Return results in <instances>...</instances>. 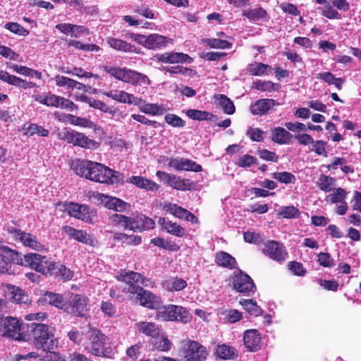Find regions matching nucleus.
Listing matches in <instances>:
<instances>
[{
  "label": "nucleus",
  "instance_id": "obj_1",
  "mask_svg": "<svg viewBox=\"0 0 361 361\" xmlns=\"http://www.w3.org/2000/svg\"><path fill=\"white\" fill-rule=\"evenodd\" d=\"M54 332L55 329L51 326L34 322L30 325V336L37 349L51 352L57 347L59 343Z\"/></svg>",
  "mask_w": 361,
  "mask_h": 361
},
{
  "label": "nucleus",
  "instance_id": "obj_2",
  "mask_svg": "<svg viewBox=\"0 0 361 361\" xmlns=\"http://www.w3.org/2000/svg\"><path fill=\"white\" fill-rule=\"evenodd\" d=\"M89 343L86 348L93 355L97 356L110 357L116 350L109 338L94 328H90L87 333Z\"/></svg>",
  "mask_w": 361,
  "mask_h": 361
},
{
  "label": "nucleus",
  "instance_id": "obj_3",
  "mask_svg": "<svg viewBox=\"0 0 361 361\" xmlns=\"http://www.w3.org/2000/svg\"><path fill=\"white\" fill-rule=\"evenodd\" d=\"M104 70L114 78L133 85L147 86L150 83L147 75L131 69L106 66Z\"/></svg>",
  "mask_w": 361,
  "mask_h": 361
},
{
  "label": "nucleus",
  "instance_id": "obj_4",
  "mask_svg": "<svg viewBox=\"0 0 361 361\" xmlns=\"http://www.w3.org/2000/svg\"><path fill=\"white\" fill-rule=\"evenodd\" d=\"M89 170L87 179L92 181L107 184L123 182V176L119 172L98 162L92 161Z\"/></svg>",
  "mask_w": 361,
  "mask_h": 361
},
{
  "label": "nucleus",
  "instance_id": "obj_5",
  "mask_svg": "<svg viewBox=\"0 0 361 361\" xmlns=\"http://www.w3.org/2000/svg\"><path fill=\"white\" fill-rule=\"evenodd\" d=\"M158 320L166 322H179L188 323L192 319V315L184 307L176 305H168L158 309L156 316Z\"/></svg>",
  "mask_w": 361,
  "mask_h": 361
},
{
  "label": "nucleus",
  "instance_id": "obj_6",
  "mask_svg": "<svg viewBox=\"0 0 361 361\" xmlns=\"http://www.w3.org/2000/svg\"><path fill=\"white\" fill-rule=\"evenodd\" d=\"M18 263L22 266L28 267L42 274L51 273L55 268V264L37 253H27L18 259Z\"/></svg>",
  "mask_w": 361,
  "mask_h": 361
},
{
  "label": "nucleus",
  "instance_id": "obj_7",
  "mask_svg": "<svg viewBox=\"0 0 361 361\" xmlns=\"http://www.w3.org/2000/svg\"><path fill=\"white\" fill-rule=\"evenodd\" d=\"M129 37L138 44L148 49H162L169 44H173V39L156 33L148 35L130 33Z\"/></svg>",
  "mask_w": 361,
  "mask_h": 361
},
{
  "label": "nucleus",
  "instance_id": "obj_8",
  "mask_svg": "<svg viewBox=\"0 0 361 361\" xmlns=\"http://www.w3.org/2000/svg\"><path fill=\"white\" fill-rule=\"evenodd\" d=\"M6 230L13 240L20 243L23 246L35 251L43 250L44 245L38 240L36 235L13 226H7Z\"/></svg>",
  "mask_w": 361,
  "mask_h": 361
},
{
  "label": "nucleus",
  "instance_id": "obj_9",
  "mask_svg": "<svg viewBox=\"0 0 361 361\" xmlns=\"http://www.w3.org/2000/svg\"><path fill=\"white\" fill-rule=\"evenodd\" d=\"M23 322L16 317L0 318V334L17 341H25L26 335L22 333Z\"/></svg>",
  "mask_w": 361,
  "mask_h": 361
},
{
  "label": "nucleus",
  "instance_id": "obj_10",
  "mask_svg": "<svg viewBox=\"0 0 361 361\" xmlns=\"http://www.w3.org/2000/svg\"><path fill=\"white\" fill-rule=\"evenodd\" d=\"M229 283L240 293L250 295L256 291V286L250 276L240 270L235 271L229 278Z\"/></svg>",
  "mask_w": 361,
  "mask_h": 361
},
{
  "label": "nucleus",
  "instance_id": "obj_11",
  "mask_svg": "<svg viewBox=\"0 0 361 361\" xmlns=\"http://www.w3.org/2000/svg\"><path fill=\"white\" fill-rule=\"evenodd\" d=\"M132 296L134 297L140 305L149 308L159 309L161 305V300L159 297L154 295L151 292L143 289L142 287H131Z\"/></svg>",
  "mask_w": 361,
  "mask_h": 361
},
{
  "label": "nucleus",
  "instance_id": "obj_12",
  "mask_svg": "<svg viewBox=\"0 0 361 361\" xmlns=\"http://www.w3.org/2000/svg\"><path fill=\"white\" fill-rule=\"evenodd\" d=\"M92 197L97 204L118 212H123L130 207V204L123 200L103 193L94 192Z\"/></svg>",
  "mask_w": 361,
  "mask_h": 361
},
{
  "label": "nucleus",
  "instance_id": "obj_13",
  "mask_svg": "<svg viewBox=\"0 0 361 361\" xmlns=\"http://www.w3.org/2000/svg\"><path fill=\"white\" fill-rule=\"evenodd\" d=\"M183 353L186 361H203L207 356L205 347L195 341H186Z\"/></svg>",
  "mask_w": 361,
  "mask_h": 361
},
{
  "label": "nucleus",
  "instance_id": "obj_14",
  "mask_svg": "<svg viewBox=\"0 0 361 361\" xmlns=\"http://www.w3.org/2000/svg\"><path fill=\"white\" fill-rule=\"evenodd\" d=\"M62 138L68 143L79 146L83 148L95 149L98 147V143L90 139L82 133L73 130H66L63 132Z\"/></svg>",
  "mask_w": 361,
  "mask_h": 361
},
{
  "label": "nucleus",
  "instance_id": "obj_15",
  "mask_svg": "<svg viewBox=\"0 0 361 361\" xmlns=\"http://www.w3.org/2000/svg\"><path fill=\"white\" fill-rule=\"evenodd\" d=\"M90 300L87 297L81 294H73L71 298L69 310L67 312L76 317H85L90 310Z\"/></svg>",
  "mask_w": 361,
  "mask_h": 361
},
{
  "label": "nucleus",
  "instance_id": "obj_16",
  "mask_svg": "<svg viewBox=\"0 0 361 361\" xmlns=\"http://www.w3.org/2000/svg\"><path fill=\"white\" fill-rule=\"evenodd\" d=\"M262 252L273 260L279 262L286 259L288 253L282 243L275 240H269L264 244Z\"/></svg>",
  "mask_w": 361,
  "mask_h": 361
},
{
  "label": "nucleus",
  "instance_id": "obj_17",
  "mask_svg": "<svg viewBox=\"0 0 361 361\" xmlns=\"http://www.w3.org/2000/svg\"><path fill=\"white\" fill-rule=\"evenodd\" d=\"M163 210L178 219H184L194 224L199 223L198 219L193 214L176 204L166 202L163 205Z\"/></svg>",
  "mask_w": 361,
  "mask_h": 361
},
{
  "label": "nucleus",
  "instance_id": "obj_18",
  "mask_svg": "<svg viewBox=\"0 0 361 361\" xmlns=\"http://www.w3.org/2000/svg\"><path fill=\"white\" fill-rule=\"evenodd\" d=\"M37 303L39 305L48 303L66 312H68L70 307L61 294L52 292H46L43 294L37 300Z\"/></svg>",
  "mask_w": 361,
  "mask_h": 361
},
{
  "label": "nucleus",
  "instance_id": "obj_19",
  "mask_svg": "<svg viewBox=\"0 0 361 361\" xmlns=\"http://www.w3.org/2000/svg\"><path fill=\"white\" fill-rule=\"evenodd\" d=\"M66 211L72 216L85 222L92 221V214L89 207L85 204L70 202L65 206Z\"/></svg>",
  "mask_w": 361,
  "mask_h": 361
},
{
  "label": "nucleus",
  "instance_id": "obj_20",
  "mask_svg": "<svg viewBox=\"0 0 361 361\" xmlns=\"http://www.w3.org/2000/svg\"><path fill=\"white\" fill-rule=\"evenodd\" d=\"M103 94L123 104L140 105L142 102L141 98L135 97L133 94L123 90H111L108 92H104Z\"/></svg>",
  "mask_w": 361,
  "mask_h": 361
},
{
  "label": "nucleus",
  "instance_id": "obj_21",
  "mask_svg": "<svg viewBox=\"0 0 361 361\" xmlns=\"http://www.w3.org/2000/svg\"><path fill=\"white\" fill-rule=\"evenodd\" d=\"M169 166L178 171L200 172L202 170L201 165L187 158L176 157L170 159Z\"/></svg>",
  "mask_w": 361,
  "mask_h": 361
},
{
  "label": "nucleus",
  "instance_id": "obj_22",
  "mask_svg": "<svg viewBox=\"0 0 361 361\" xmlns=\"http://www.w3.org/2000/svg\"><path fill=\"white\" fill-rule=\"evenodd\" d=\"M261 334L257 329H248L243 334V343L250 352H256L261 347Z\"/></svg>",
  "mask_w": 361,
  "mask_h": 361
},
{
  "label": "nucleus",
  "instance_id": "obj_23",
  "mask_svg": "<svg viewBox=\"0 0 361 361\" xmlns=\"http://www.w3.org/2000/svg\"><path fill=\"white\" fill-rule=\"evenodd\" d=\"M154 59L165 63H183L187 61L191 62L192 59L186 54L180 52H166L164 54H157Z\"/></svg>",
  "mask_w": 361,
  "mask_h": 361
},
{
  "label": "nucleus",
  "instance_id": "obj_24",
  "mask_svg": "<svg viewBox=\"0 0 361 361\" xmlns=\"http://www.w3.org/2000/svg\"><path fill=\"white\" fill-rule=\"evenodd\" d=\"M278 105L279 103L274 99H261L251 104L250 110L253 115L262 116Z\"/></svg>",
  "mask_w": 361,
  "mask_h": 361
},
{
  "label": "nucleus",
  "instance_id": "obj_25",
  "mask_svg": "<svg viewBox=\"0 0 361 361\" xmlns=\"http://www.w3.org/2000/svg\"><path fill=\"white\" fill-rule=\"evenodd\" d=\"M0 80L9 85L23 89L35 87L36 86V84L32 82L27 81L14 75H11L2 70H0Z\"/></svg>",
  "mask_w": 361,
  "mask_h": 361
},
{
  "label": "nucleus",
  "instance_id": "obj_26",
  "mask_svg": "<svg viewBox=\"0 0 361 361\" xmlns=\"http://www.w3.org/2000/svg\"><path fill=\"white\" fill-rule=\"evenodd\" d=\"M120 279L126 283V286L123 288V291L130 295H132V291L130 290V288L141 287L140 285L144 284L142 276L140 274L134 271L121 274Z\"/></svg>",
  "mask_w": 361,
  "mask_h": 361
},
{
  "label": "nucleus",
  "instance_id": "obj_27",
  "mask_svg": "<svg viewBox=\"0 0 361 361\" xmlns=\"http://www.w3.org/2000/svg\"><path fill=\"white\" fill-rule=\"evenodd\" d=\"M62 231L70 238H72L78 242L90 245L94 244V239L92 237L87 234L85 231L78 230L69 226H63L62 228Z\"/></svg>",
  "mask_w": 361,
  "mask_h": 361
},
{
  "label": "nucleus",
  "instance_id": "obj_28",
  "mask_svg": "<svg viewBox=\"0 0 361 361\" xmlns=\"http://www.w3.org/2000/svg\"><path fill=\"white\" fill-rule=\"evenodd\" d=\"M6 298L16 303H27L30 300L24 290L17 286L8 285L5 290Z\"/></svg>",
  "mask_w": 361,
  "mask_h": 361
},
{
  "label": "nucleus",
  "instance_id": "obj_29",
  "mask_svg": "<svg viewBox=\"0 0 361 361\" xmlns=\"http://www.w3.org/2000/svg\"><path fill=\"white\" fill-rule=\"evenodd\" d=\"M127 182L147 191H157L159 188V185L154 181L140 176H133L128 179Z\"/></svg>",
  "mask_w": 361,
  "mask_h": 361
},
{
  "label": "nucleus",
  "instance_id": "obj_30",
  "mask_svg": "<svg viewBox=\"0 0 361 361\" xmlns=\"http://www.w3.org/2000/svg\"><path fill=\"white\" fill-rule=\"evenodd\" d=\"M158 224L161 228L167 233L176 235L177 237H183L185 234V230L179 224L164 218L160 217L158 220Z\"/></svg>",
  "mask_w": 361,
  "mask_h": 361
},
{
  "label": "nucleus",
  "instance_id": "obj_31",
  "mask_svg": "<svg viewBox=\"0 0 361 361\" xmlns=\"http://www.w3.org/2000/svg\"><path fill=\"white\" fill-rule=\"evenodd\" d=\"M139 106L140 110L149 115L152 116H161L166 113L169 109L167 108L163 104H152V103H146L142 100V103Z\"/></svg>",
  "mask_w": 361,
  "mask_h": 361
},
{
  "label": "nucleus",
  "instance_id": "obj_32",
  "mask_svg": "<svg viewBox=\"0 0 361 361\" xmlns=\"http://www.w3.org/2000/svg\"><path fill=\"white\" fill-rule=\"evenodd\" d=\"M56 28L66 35H71L72 37H80L85 32L83 26L73 25L70 23H59L56 25Z\"/></svg>",
  "mask_w": 361,
  "mask_h": 361
},
{
  "label": "nucleus",
  "instance_id": "obj_33",
  "mask_svg": "<svg viewBox=\"0 0 361 361\" xmlns=\"http://www.w3.org/2000/svg\"><path fill=\"white\" fill-rule=\"evenodd\" d=\"M162 288L169 292L180 291L187 286V282L177 276L170 277L161 283Z\"/></svg>",
  "mask_w": 361,
  "mask_h": 361
},
{
  "label": "nucleus",
  "instance_id": "obj_34",
  "mask_svg": "<svg viewBox=\"0 0 361 361\" xmlns=\"http://www.w3.org/2000/svg\"><path fill=\"white\" fill-rule=\"evenodd\" d=\"M136 329L139 332L152 338H157L159 336L160 328L153 322H140L135 324Z\"/></svg>",
  "mask_w": 361,
  "mask_h": 361
},
{
  "label": "nucleus",
  "instance_id": "obj_35",
  "mask_svg": "<svg viewBox=\"0 0 361 361\" xmlns=\"http://www.w3.org/2000/svg\"><path fill=\"white\" fill-rule=\"evenodd\" d=\"M293 135L282 127H276L271 133V140L279 145H288L290 143Z\"/></svg>",
  "mask_w": 361,
  "mask_h": 361
},
{
  "label": "nucleus",
  "instance_id": "obj_36",
  "mask_svg": "<svg viewBox=\"0 0 361 361\" xmlns=\"http://www.w3.org/2000/svg\"><path fill=\"white\" fill-rule=\"evenodd\" d=\"M106 43L112 49L123 52H134L136 49L135 46L130 43L123 39L114 37H108L106 39Z\"/></svg>",
  "mask_w": 361,
  "mask_h": 361
},
{
  "label": "nucleus",
  "instance_id": "obj_37",
  "mask_svg": "<svg viewBox=\"0 0 361 361\" xmlns=\"http://www.w3.org/2000/svg\"><path fill=\"white\" fill-rule=\"evenodd\" d=\"M8 249L1 248V250L6 252L8 256L0 254V274H10L9 270L11 269V264L9 263V258L14 259L15 257H18L19 253L15 250H11L8 247Z\"/></svg>",
  "mask_w": 361,
  "mask_h": 361
},
{
  "label": "nucleus",
  "instance_id": "obj_38",
  "mask_svg": "<svg viewBox=\"0 0 361 361\" xmlns=\"http://www.w3.org/2000/svg\"><path fill=\"white\" fill-rule=\"evenodd\" d=\"M92 162L88 160L76 159L72 162L71 169L78 176L87 178Z\"/></svg>",
  "mask_w": 361,
  "mask_h": 361
},
{
  "label": "nucleus",
  "instance_id": "obj_39",
  "mask_svg": "<svg viewBox=\"0 0 361 361\" xmlns=\"http://www.w3.org/2000/svg\"><path fill=\"white\" fill-rule=\"evenodd\" d=\"M8 67L16 73L25 77L35 78L37 79H41L42 77L41 72L25 66L11 64Z\"/></svg>",
  "mask_w": 361,
  "mask_h": 361
},
{
  "label": "nucleus",
  "instance_id": "obj_40",
  "mask_svg": "<svg viewBox=\"0 0 361 361\" xmlns=\"http://www.w3.org/2000/svg\"><path fill=\"white\" fill-rule=\"evenodd\" d=\"M111 221L114 224L121 225L125 229L135 231V220L134 218L126 216L122 214H114L111 216Z\"/></svg>",
  "mask_w": 361,
  "mask_h": 361
},
{
  "label": "nucleus",
  "instance_id": "obj_41",
  "mask_svg": "<svg viewBox=\"0 0 361 361\" xmlns=\"http://www.w3.org/2000/svg\"><path fill=\"white\" fill-rule=\"evenodd\" d=\"M215 102L219 105L226 114H234L235 109L233 102L224 94H216L214 97Z\"/></svg>",
  "mask_w": 361,
  "mask_h": 361
},
{
  "label": "nucleus",
  "instance_id": "obj_42",
  "mask_svg": "<svg viewBox=\"0 0 361 361\" xmlns=\"http://www.w3.org/2000/svg\"><path fill=\"white\" fill-rule=\"evenodd\" d=\"M216 263L223 267L233 269L236 264V261L230 254L226 252H219L216 254Z\"/></svg>",
  "mask_w": 361,
  "mask_h": 361
},
{
  "label": "nucleus",
  "instance_id": "obj_43",
  "mask_svg": "<svg viewBox=\"0 0 361 361\" xmlns=\"http://www.w3.org/2000/svg\"><path fill=\"white\" fill-rule=\"evenodd\" d=\"M243 15L248 18L250 21L268 20L267 12L261 7L245 10L243 12Z\"/></svg>",
  "mask_w": 361,
  "mask_h": 361
},
{
  "label": "nucleus",
  "instance_id": "obj_44",
  "mask_svg": "<svg viewBox=\"0 0 361 361\" xmlns=\"http://www.w3.org/2000/svg\"><path fill=\"white\" fill-rule=\"evenodd\" d=\"M35 100L39 103L55 108H59V99L61 96L49 93L46 95H35L34 96Z\"/></svg>",
  "mask_w": 361,
  "mask_h": 361
},
{
  "label": "nucleus",
  "instance_id": "obj_45",
  "mask_svg": "<svg viewBox=\"0 0 361 361\" xmlns=\"http://www.w3.org/2000/svg\"><path fill=\"white\" fill-rule=\"evenodd\" d=\"M239 303L250 316L257 317L262 313L261 307L257 305L256 301L252 299H243L239 301Z\"/></svg>",
  "mask_w": 361,
  "mask_h": 361
},
{
  "label": "nucleus",
  "instance_id": "obj_46",
  "mask_svg": "<svg viewBox=\"0 0 361 361\" xmlns=\"http://www.w3.org/2000/svg\"><path fill=\"white\" fill-rule=\"evenodd\" d=\"M271 71V67L267 64L259 62L250 63L247 66V72L252 75L262 76L268 75Z\"/></svg>",
  "mask_w": 361,
  "mask_h": 361
},
{
  "label": "nucleus",
  "instance_id": "obj_47",
  "mask_svg": "<svg viewBox=\"0 0 361 361\" xmlns=\"http://www.w3.org/2000/svg\"><path fill=\"white\" fill-rule=\"evenodd\" d=\"M317 184L320 190L326 192H331L336 185V180L331 176L321 175L318 178Z\"/></svg>",
  "mask_w": 361,
  "mask_h": 361
},
{
  "label": "nucleus",
  "instance_id": "obj_48",
  "mask_svg": "<svg viewBox=\"0 0 361 361\" xmlns=\"http://www.w3.org/2000/svg\"><path fill=\"white\" fill-rule=\"evenodd\" d=\"M134 219L136 222L135 225L137 226L135 231L149 230L152 229L155 226L154 221L151 218L145 215H140Z\"/></svg>",
  "mask_w": 361,
  "mask_h": 361
},
{
  "label": "nucleus",
  "instance_id": "obj_49",
  "mask_svg": "<svg viewBox=\"0 0 361 361\" xmlns=\"http://www.w3.org/2000/svg\"><path fill=\"white\" fill-rule=\"evenodd\" d=\"M216 353L219 357L224 360L233 359L238 356L235 350L233 348L226 345H218Z\"/></svg>",
  "mask_w": 361,
  "mask_h": 361
},
{
  "label": "nucleus",
  "instance_id": "obj_50",
  "mask_svg": "<svg viewBox=\"0 0 361 361\" xmlns=\"http://www.w3.org/2000/svg\"><path fill=\"white\" fill-rule=\"evenodd\" d=\"M317 78H319L323 80L329 85H335L338 90L342 88V85L344 80L342 78H336L334 75L330 72H324L318 73L317 75Z\"/></svg>",
  "mask_w": 361,
  "mask_h": 361
},
{
  "label": "nucleus",
  "instance_id": "obj_51",
  "mask_svg": "<svg viewBox=\"0 0 361 361\" xmlns=\"http://www.w3.org/2000/svg\"><path fill=\"white\" fill-rule=\"evenodd\" d=\"M346 195L347 192L344 189L338 188L333 190V192L326 196V200L331 204L343 202Z\"/></svg>",
  "mask_w": 361,
  "mask_h": 361
},
{
  "label": "nucleus",
  "instance_id": "obj_52",
  "mask_svg": "<svg viewBox=\"0 0 361 361\" xmlns=\"http://www.w3.org/2000/svg\"><path fill=\"white\" fill-rule=\"evenodd\" d=\"M255 87L262 92H275L278 91L280 87V85L278 83H274L271 81H262L257 80L254 83Z\"/></svg>",
  "mask_w": 361,
  "mask_h": 361
},
{
  "label": "nucleus",
  "instance_id": "obj_53",
  "mask_svg": "<svg viewBox=\"0 0 361 361\" xmlns=\"http://www.w3.org/2000/svg\"><path fill=\"white\" fill-rule=\"evenodd\" d=\"M169 186L178 190H186L190 189V185L188 184V180L180 178V177L172 175L170 181L168 184Z\"/></svg>",
  "mask_w": 361,
  "mask_h": 361
},
{
  "label": "nucleus",
  "instance_id": "obj_54",
  "mask_svg": "<svg viewBox=\"0 0 361 361\" xmlns=\"http://www.w3.org/2000/svg\"><path fill=\"white\" fill-rule=\"evenodd\" d=\"M186 115L191 119L197 121H208L211 120L213 114L205 111H200L196 109H189L186 112Z\"/></svg>",
  "mask_w": 361,
  "mask_h": 361
},
{
  "label": "nucleus",
  "instance_id": "obj_55",
  "mask_svg": "<svg viewBox=\"0 0 361 361\" xmlns=\"http://www.w3.org/2000/svg\"><path fill=\"white\" fill-rule=\"evenodd\" d=\"M272 178L279 182L284 184L295 183L296 181L295 176L287 171L274 172L271 175Z\"/></svg>",
  "mask_w": 361,
  "mask_h": 361
},
{
  "label": "nucleus",
  "instance_id": "obj_56",
  "mask_svg": "<svg viewBox=\"0 0 361 361\" xmlns=\"http://www.w3.org/2000/svg\"><path fill=\"white\" fill-rule=\"evenodd\" d=\"M203 42L211 48L214 49H230L232 47V44L231 42L221 39H203Z\"/></svg>",
  "mask_w": 361,
  "mask_h": 361
},
{
  "label": "nucleus",
  "instance_id": "obj_57",
  "mask_svg": "<svg viewBox=\"0 0 361 361\" xmlns=\"http://www.w3.org/2000/svg\"><path fill=\"white\" fill-rule=\"evenodd\" d=\"M278 215L286 219H294L299 216L300 211L293 205L282 207L279 211Z\"/></svg>",
  "mask_w": 361,
  "mask_h": 361
},
{
  "label": "nucleus",
  "instance_id": "obj_58",
  "mask_svg": "<svg viewBox=\"0 0 361 361\" xmlns=\"http://www.w3.org/2000/svg\"><path fill=\"white\" fill-rule=\"evenodd\" d=\"M222 314L225 316L224 320L226 323L233 324L243 319V314L234 309L225 310Z\"/></svg>",
  "mask_w": 361,
  "mask_h": 361
},
{
  "label": "nucleus",
  "instance_id": "obj_59",
  "mask_svg": "<svg viewBox=\"0 0 361 361\" xmlns=\"http://www.w3.org/2000/svg\"><path fill=\"white\" fill-rule=\"evenodd\" d=\"M25 135L27 136H32L37 134L42 137H47L49 135V131L44 128L42 126L37 124H30L27 128H25Z\"/></svg>",
  "mask_w": 361,
  "mask_h": 361
},
{
  "label": "nucleus",
  "instance_id": "obj_60",
  "mask_svg": "<svg viewBox=\"0 0 361 361\" xmlns=\"http://www.w3.org/2000/svg\"><path fill=\"white\" fill-rule=\"evenodd\" d=\"M165 122L173 128H183L185 126V121L180 116L173 114H168L164 117Z\"/></svg>",
  "mask_w": 361,
  "mask_h": 361
},
{
  "label": "nucleus",
  "instance_id": "obj_61",
  "mask_svg": "<svg viewBox=\"0 0 361 361\" xmlns=\"http://www.w3.org/2000/svg\"><path fill=\"white\" fill-rule=\"evenodd\" d=\"M88 105L94 109H99L104 113H110L112 114L114 111H112L111 108L109 107L106 103L94 98L90 99H87Z\"/></svg>",
  "mask_w": 361,
  "mask_h": 361
},
{
  "label": "nucleus",
  "instance_id": "obj_62",
  "mask_svg": "<svg viewBox=\"0 0 361 361\" xmlns=\"http://www.w3.org/2000/svg\"><path fill=\"white\" fill-rule=\"evenodd\" d=\"M5 28L10 32L20 36H27L29 31L17 23L9 22L5 25Z\"/></svg>",
  "mask_w": 361,
  "mask_h": 361
},
{
  "label": "nucleus",
  "instance_id": "obj_63",
  "mask_svg": "<svg viewBox=\"0 0 361 361\" xmlns=\"http://www.w3.org/2000/svg\"><path fill=\"white\" fill-rule=\"evenodd\" d=\"M54 80L56 86L60 87H66L68 90H73V85L74 82L73 79L57 75L54 77Z\"/></svg>",
  "mask_w": 361,
  "mask_h": 361
},
{
  "label": "nucleus",
  "instance_id": "obj_64",
  "mask_svg": "<svg viewBox=\"0 0 361 361\" xmlns=\"http://www.w3.org/2000/svg\"><path fill=\"white\" fill-rule=\"evenodd\" d=\"M312 150L318 155L327 157V142L324 140H314L312 144Z\"/></svg>",
  "mask_w": 361,
  "mask_h": 361
}]
</instances>
